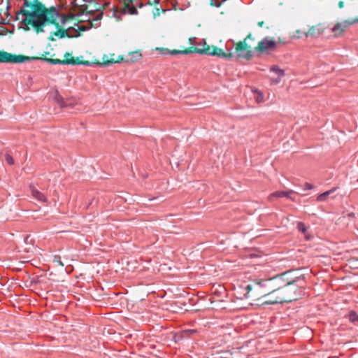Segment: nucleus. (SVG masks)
I'll list each match as a JSON object with an SVG mask.
<instances>
[{
    "label": "nucleus",
    "instance_id": "nucleus-10",
    "mask_svg": "<svg viewBox=\"0 0 358 358\" xmlns=\"http://www.w3.org/2000/svg\"><path fill=\"white\" fill-rule=\"evenodd\" d=\"M64 59L61 60L59 59H50V58H37L38 59L45 60L49 64H80V62H79L77 59L76 60L74 59V58L71 56V54L66 52L64 55Z\"/></svg>",
    "mask_w": 358,
    "mask_h": 358
},
{
    "label": "nucleus",
    "instance_id": "nucleus-28",
    "mask_svg": "<svg viewBox=\"0 0 358 358\" xmlns=\"http://www.w3.org/2000/svg\"><path fill=\"white\" fill-rule=\"evenodd\" d=\"M353 22H358V20H355V21H353V22H346V23H347L348 25L352 24Z\"/></svg>",
    "mask_w": 358,
    "mask_h": 358
},
{
    "label": "nucleus",
    "instance_id": "nucleus-12",
    "mask_svg": "<svg viewBox=\"0 0 358 358\" xmlns=\"http://www.w3.org/2000/svg\"><path fill=\"white\" fill-rule=\"evenodd\" d=\"M295 192L293 190H288V191H276L272 194H271L268 199L269 201H272L273 198H281V197H286L292 201H294L295 199L292 197V194H294Z\"/></svg>",
    "mask_w": 358,
    "mask_h": 358
},
{
    "label": "nucleus",
    "instance_id": "nucleus-21",
    "mask_svg": "<svg viewBox=\"0 0 358 358\" xmlns=\"http://www.w3.org/2000/svg\"><path fill=\"white\" fill-rule=\"evenodd\" d=\"M55 35L59 36L60 38H62L65 35L68 36V34H67V31L66 30H62V31L59 30L58 33H55Z\"/></svg>",
    "mask_w": 358,
    "mask_h": 358
},
{
    "label": "nucleus",
    "instance_id": "nucleus-7",
    "mask_svg": "<svg viewBox=\"0 0 358 358\" xmlns=\"http://www.w3.org/2000/svg\"><path fill=\"white\" fill-rule=\"evenodd\" d=\"M276 47L277 44L274 40L264 38L258 43L257 46L255 48V51L262 54L273 50Z\"/></svg>",
    "mask_w": 358,
    "mask_h": 358
},
{
    "label": "nucleus",
    "instance_id": "nucleus-4",
    "mask_svg": "<svg viewBox=\"0 0 358 358\" xmlns=\"http://www.w3.org/2000/svg\"><path fill=\"white\" fill-rule=\"evenodd\" d=\"M248 40L254 41L255 38L249 34L243 41L238 42L236 45V52L238 57L250 59L254 56L255 50H252V45L248 43Z\"/></svg>",
    "mask_w": 358,
    "mask_h": 358
},
{
    "label": "nucleus",
    "instance_id": "nucleus-19",
    "mask_svg": "<svg viewBox=\"0 0 358 358\" xmlns=\"http://www.w3.org/2000/svg\"><path fill=\"white\" fill-rule=\"evenodd\" d=\"M255 99L257 103H261L264 101V95L259 91H255Z\"/></svg>",
    "mask_w": 358,
    "mask_h": 358
},
{
    "label": "nucleus",
    "instance_id": "nucleus-17",
    "mask_svg": "<svg viewBox=\"0 0 358 358\" xmlns=\"http://www.w3.org/2000/svg\"><path fill=\"white\" fill-rule=\"evenodd\" d=\"M270 71L275 73L278 77H283L285 76L284 70L280 69L278 66H272L270 68Z\"/></svg>",
    "mask_w": 358,
    "mask_h": 358
},
{
    "label": "nucleus",
    "instance_id": "nucleus-11",
    "mask_svg": "<svg viewBox=\"0 0 358 358\" xmlns=\"http://www.w3.org/2000/svg\"><path fill=\"white\" fill-rule=\"evenodd\" d=\"M125 5L128 13L131 15L137 14V8H141L143 4L140 0H120Z\"/></svg>",
    "mask_w": 358,
    "mask_h": 358
},
{
    "label": "nucleus",
    "instance_id": "nucleus-3",
    "mask_svg": "<svg viewBox=\"0 0 358 358\" xmlns=\"http://www.w3.org/2000/svg\"><path fill=\"white\" fill-rule=\"evenodd\" d=\"M277 289L272 292L271 298L264 301L266 304H276L291 302L295 300L296 288L292 282L284 283L282 279L280 277V280L277 282Z\"/></svg>",
    "mask_w": 358,
    "mask_h": 358
},
{
    "label": "nucleus",
    "instance_id": "nucleus-25",
    "mask_svg": "<svg viewBox=\"0 0 358 358\" xmlns=\"http://www.w3.org/2000/svg\"><path fill=\"white\" fill-rule=\"evenodd\" d=\"M117 62V61H115V59H111V60H104L103 61V63L106 65L109 64H113V63H115Z\"/></svg>",
    "mask_w": 358,
    "mask_h": 358
},
{
    "label": "nucleus",
    "instance_id": "nucleus-31",
    "mask_svg": "<svg viewBox=\"0 0 358 358\" xmlns=\"http://www.w3.org/2000/svg\"><path fill=\"white\" fill-rule=\"evenodd\" d=\"M263 24H264V22H263V21H262V22H258V25H259V27H262V26H263Z\"/></svg>",
    "mask_w": 358,
    "mask_h": 358
},
{
    "label": "nucleus",
    "instance_id": "nucleus-18",
    "mask_svg": "<svg viewBox=\"0 0 358 358\" xmlns=\"http://www.w3.org/2000/svg\"><path fill=\"white\" fill-rule=\"evenodd\" d=\"M334 192V189H331L329 191H327L320 195H318L317 200L318 201H324L327 199V197L329 194H331Z\"/></svg>",
    "mask_w": 358,
    "mask_h": 358
},
{
    "label": "nucleus",
    "instance_id": "nucleus-27",
    "mask_svg": "<svg viewBox=\"0 0 358 358\" xmlns=\"http://www.w3.org/2000/svg\"><path fill=\"white\" fill-rule=\"evenodd\" d=\"M341 24L340 23H337V25H336V27H337V31L338 30H341V31H343V29H341Z\"/></svg>",
    "mask_w": 358,
    "mask_h": 358
},
{
    "label": "nucleus",
    "instance_id": "nucleus-33",
    "mask_svg": "<svg viewBox=\"0 0 358 358\" xmlns=\"http://www.w3.org/2000/svg\"><path fill=\"white\" fill-rule=\"evenodd\" d=\"M338 296H337V299H338ZM336 304H337V305L338 304V301L336 302Z\"/></svg>",
    "mask_w": 358,
    "mask_h": 358
},
{
    "label": "nucleus",
    "instance_id": "nucleus-5",
    "mask_svg": "<svg viewBox=\"0 0 358 358\" xmlns=\"http://www.w3.org/2000/svg\"><path fill=\"white\" fill-rule=\"evenodd\" d=\"M195 52L199 54H204L211 56H218L220 57H230L231 55L226 54L223 50L217 47H210L206 45L205 41H203V48H196Z\"/></svg>",
    "mask_w": 358,
    "mask_h": 358
},
{
    "label": "nucleus",
    "instance_id": "nucleus-9",
    "mask_svg": "<svg viewBox=\"0 0 358 358\" xmlns=\"http://www.w3.org/2000/svg\"><path fill=\"white\" fill-rule=\"evenodd\" d=\"M102 13H98L92 20L88 19L84 22L77 24V29L84 31L91 29L92 27H98L99 26V21L102 18Z\"/></svg>",
    "mask_w": 358,
    "mask_h": 358
},
{
    "label": "nucleus",
    "instance_id": "nucleus-34",
    "mask_svg": "<svg viewBox=\"0 0 358 358\" xmlns=\"http://www.w3.org/2000/svg\"><path fill=\"white\" fill-rule=\"evenodd\" d=\"M357 182H358V178H357Z\"/></svg>",
    "mask_w": 358,
    "mask_h": 358
},
{
    "label": "nucleus",
    "instance_id": "nucleus-30",
    "mask_svg": "<svg viewBox=\"0 0 358 358\" xmlns=\"http://www.w3.org/2000/svg\"><path fill=\"white\" fill-rule=\"evenodd\" d=\"M331 30L332 31H336V24H334V26H332V27H331Z\"/></svg>",
    "mask_w": 358,
    "mask_h": 358
},
{
    "label": "nucleus",
    "instance_id": "nucleus-1",
    "mask_svg": "<svg viewBox=\"0 0 358 358\" xmlns=\"http://www.w3.org/2000/svg\"><path fill=\"white\" fill-rule=\"evenodd\" d=\"M19 15L23 17L22 23L24 29L29 30L32 27L38 34L44 31L43 27L46 24H53L59 27L75 17L72 13L66 15L61 14L54 6L48 8L38 0H24L23 6L17 13V18Z\"/></svg>",
    "mask_w": 358,
    "mask_h": 358
},
{
    "label": "nucleus",
    "instance_id": "nucleus-22",
    "mask_svg": "<svg viewBox=\"0 0 358 358\" xmlns=\"http://www.w3.org/2000/svg\"><path fill=\"white\" fill-rule=\"evenodd\" d=\"M54 262H57L59 265H60L62 266H64V264L62 262L59 257L55 256V258H54Z\"/></svg>",
    "mask_w": 358,
    "mask_h": 358
},
{
    "label": "nucleus",
    "instance_id": "nucleus-14",
    "mask_svg": "<svg viewBox=\"0 0 358 358\" xmlns=\"http://www.w3.org/2000/svg\"><path fill=\"white\" fill-rule=\"evenodd\" d=\"M31 195L32 196L36 199V200H38V201H41V202H45L46 201V197L45 196V195L41 193V192H39L38 190H37L36 189H35L34 187H31Z\"/></svg>",
    "mask_w": 358,
    "mask_h": 358
},
{
    "label": "nucleus",
    "instance_id": "nucleus-29",
    "mask_svg": "<svg viewBox=\"0 0 358 358\" xmlns=\"http://www.w3.org/2000/svg\"><path fill=\"white\" fill-rule=\"evenodd\" d=\"M347 215L348 217H354L355 214L353 213H348Z\"/></svg>",
    "mask_w": 358,
    "mask_h": 358
},
{
    "label": "nucleus",
    "instance_id": "nucleus-26",
    "mask_svg": "<svg viewBox=\"0 0 358 358\" xmlns=\"http://www.w3.org/2000/svg\"><path fill=\"white\" fill-rule=\"evenodd\" d=\"M338 6L340 8H343L344 7V2L343 1H339L338 2Z\"/></svg>",
    "mask_w": 358,
    "mask_h": 358
},
{
    "label": "nucleus",
    "instance_id": "nucleus-2",
    "mask_svg": "<svg viewBox=\"0 0 358 358\" xmlns=\"http://www.w3.org/2000/svg\"><path fill=\"white\" fill-rule=\"evenodd\" d=\"M279 280L278 276L267 279H255L252 284L246 286V296L257 299L266 296L271 298L272 292L278 287L276 286Z\"/></svg>",
    "mask_w": 358,
    "mask_h": 358
},
{
    "label": "nucleus",
    "instance_id": "nucleus-8",
    "mask_svg": "<svg viewBox=\"0 0 358 358\" xmlns=\"http://www.w3.org/2000/svg\"><path fill=\"white\" fill-rule=\"evenodd\" d=\"M27 60H29V58L27 57L13 55L7 52L0 51V62L17 64Z\"/></svg>",
    "mask_w": 358,
    "mask_h": 358
},
{
    "label": "nucleus",
    "instance_id": "nucleus-23",
    "mask_svg": "<svg viewBox=\"0 0 358 358\" xmlns=\"http://www.w3.org/2000/svg\"><path fill=\"white\" fill-rule=\"evenodd\" d=\"M282 78V77H279V76L278 77V76H277V78H272V79H271V82H272V83H273V84H278V83H279L280 82V80H281Z\"/></svg>",
    "mask_w": 358,
    "mask_h": 358
},
{
    "label": "nucleus",
    "instance_id": "nucleus-16",
    "mask_svg": "<svg viewBox=\"0 0 358 358\" xmlns=\"http://www.w3.org/2000/svg\"><path fill=\"white\" fill-rule=\"evenodd\" d=\"M322 31L323 30H322L321 26L317 25L315 27H312L306 33V36H316L320 35Z\"/></svg>",
    "mask_w": 358,
    "mask_h": 358
},
{
    "label": "nucleus",
    "instance_id": "nucleus-20",
    "mask_svg": "<svg viewBox=\"0 0 358 358\" xmlns=\"http://www.w3.org/2000/svg\"><path fill=\"white\" fill-rule=\"evenodd\" d=\"M5 160L10 165H12L14 164V160H13L12 156H10L9 154H6L5 155Z\"/></svg>",
    "mask_w": 358,
    "mask_h": 358
},
{
    "label": "nucleus",
    "instance_id": "nucleus-13",
    "mask_svg": "<svg viewBox=\"0 0 358 358\" xmlns=\"http://www.w3.org/2000/svg\"><path fill=\"white\" fill-rule=\"evenodd\" d=\"M156 50L158 52H159V53L162 55H178V54L187 55L190 52V51L187 50H173L170 51L167 48H157Z\"/></svg>",
    "mask_w": 358,
    "mask_h": 358
},
{
    "label": "nucleus",
    "instance_id": "nucleus-15",
    "mask_svg": "<svg viewBox=\"0 0 358 358\" xmlns=\"http://www.w3.org/2000/svg\"><path fill=\"white\" fill-rule=\"evenodd\" d=\"M297 229L304 235V237L309 240L310 238V235L308 233V228L306 224L302 222H299L296 225Z\"/></svg>",
    "mask_w": 358,
    "mask_h": 358
},
{
    "label": "nucleus",
    "instance_id": "nucleus-6",
    "mask_svg": "<svg viewBox=\"0 0 358 358\" xmlns=\"http://www.w3.org/2000/svg\"><path fill=\"white\" fill-rule=\"evenodd\" d=\"M341 321L340 326L346 324L347 322L358 325V314L354 310H344L337 313V324Z\"/></svg>",
    "mask_w": 358,
    "mask_h": 358
},
{
    "label": "nucleus",
    "instance_id": "nucleus-24",
    "mask_svg": "<svg viewBox=\"0 0 358 358\" xmlns=\"http://www.w3.org/2000/svg\"><path fill=\"white\" fill-rule=\"evenodd\" d=\"M313 188V185L308 183V182H306L305 185H304V189L305 190H309V189H311Z\"/></svg>",
    "mask_w": 358,
    "mask_h": 358
},
{
    "label": "nucleus",
    "instance_id": "nucleus-32",
    "mask_svg": "<svg viewBox=\"0 0 358 358\" xmlns=\"http://www.w3.org/2000/svg\"><path fill=\"white\" fill-rule=\"evenodd\" d=\"M345 215H343V219H345ZM339 220L341 221L342 217H340V218H339Z\"/></svg>",
    "mask_w": 358,
    "mask_h": 358
}]
</instances>
